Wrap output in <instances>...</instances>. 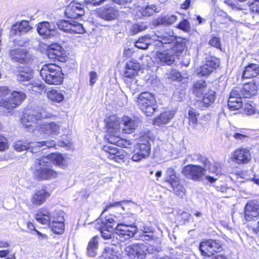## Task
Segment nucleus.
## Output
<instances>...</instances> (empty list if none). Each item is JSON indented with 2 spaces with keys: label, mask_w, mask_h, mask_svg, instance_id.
<instances>
[{
  "label": "nucleus",
  "mask_w": 259,
  "mask_h": 259,
  "mask_svg": "<svg viewBox=\"0 0 259 259\" xmlns=\"http://www.w3.org/2000/svg\"><path fill=\"white\" fill-rule=\"evenodd\" d=\"M145 248L144 244H135L126 246L125 252L131 259H144L143 249Z\"/></svg>",
  "instance_id": "19"
},
{
  "label": "nucleus",
  "mask_w": 259,
  "mask_h": 259,
  "mask_svg": "<svg viewBox=\"0 0 259 259\" xmlns=\"http://www.w3.org/2000/svg\"><path fill=\"white\" fill-rule=\"evenodd\" d=\"M57 25L60 30L70 33L82 34L85 32L82 24L74 20H62L58 22Z\"/></svg>",
  "instance_id": "12"
},
{
  "label": "nucleus",
  "mask_w": 259,
  "mask_h": 259,
  "mask_svg": "<svg viewBox=\"0 0 259 259\" xmlns=\"http://www.w3.org/2000/svg\"><path fill=\"white\" fill-rule=\"evenodd\" d=\"M175 39L172 35L167 33L161 34L159 32L155 33L152 37L146 36L140 38L135 42V46L140 49H147L150 45H155L160 48L165 44L172 42Z\"/></svg>",
  "instance_id": "3"
},
{
  "label": "nucleus",
  "mask_w": 259,
  "mask_h": 259,
  "mask_svg": "<svg viewBox=\"0 0 259 259\" xmlns=\"http://www.w3.org/2000/svg\"><path fill=\"white\" fill-rule=\"evenodd\" d=\"M166 33L167 34L172 35L175 37V39L172 42L165 44L163 45H162V47L166 48L168 47L166 46V45L169 46L170 50L171 51L172 54L176 55V56L178 55L177 54L183 52L186 48V45L184 40L180 38H176V36L174 35L172 32H171L172 34H170V33Z\"/></svg>",
  "instance_id": "25"
},
{
  "label": "nucleus",
  "mask_w": 259,
  "mask_h": 259,
  "mask_svg": "<svg viewBox=\"0 0 259 259\" xmlns=\"http://www.w3.org/2000/svg\"><path fill=\"white\" fill-rule=\"evenodd\" d=\"M120 252L117 251V247L115 245L106 246L102 254L101 259H119Z\"/></svg>",
  "instance_id": "30"
},
{
  "label": "nucleus",
  "mask_w": 259,
  "mask_h": 259,
  "mask_svg": "<svg viewBox=\"0 0 259 259\" xmlns=\"http://www.w3.org/2000/svg\"><path fill=\"white\" fill-rule=\"evenodd\" d=\"M103 150L105 153V156L109 159L112 160L113 158H115L119 149L114 146L107 145L103 147Z\"/></svg>",
  "instance_id": "49"
},
{
  "label": "nucleus",
  "mask_w": 259,
  "mask_h": 259,
  "mask_svg": "<svg viewBox=\"0 0 259 259\" xmlns=\"http://www.w3.org/2000/svg\"><path fill=\"white\" fill-rule=\"evenodd\" d=\"M48 158L41 156L36 158L30 167L34 177L38 180H49L57 177V172L50 167Z\"/></svg>",
  "instance_id": "1"
},
{
  "label": "nucleus",
  "mask_w": 259,
  "mask_h": 259,
  "mask_svg": "<svg viewBox=\"0 0 259 259\" xmlns=\"http://www.w3.org/2000/svg\"><path fill=\"white\" fill-rule=\"evenodd\" d=\"M228 107L231 110H238L242 107V98L240 97H233L230 95L228 100Z\"/></svg>",
  "instance_id": "41"
},
{
  "label": "nucleus",
  "mask_w": 259,
  "mask_h": 259,
  "mask_svg": "<svg viewBox=\"0 0 259 259\" xmlns=\"http://www.w3.org/2000/svg\"><path fill=\"white\" fill-rule=\"evenodd\" d=\"M219 61L214 57H208L205 63L197 69L199 76H207L212 73L219 66Z\"/></svg>",
  "instance_id": "13"
},
{
  "label": "nucleus",
  "mask_w": 259,
  "mask_h": 259,
  "mask_svg": "<svg viewBox=\"0 0 259 259\" xmlns=\"http://www.w3.org/2000/svg\"><path fill=\"white\" fill-rule=\"evenodd\" d=\"M207 89L205 81L200 80L196 81L193 85V92L196 97L201 98L203 93Z\"/></svg>",
  "instance_id": "36"
},
{
  "label": "nucleus",
  "mask_w": 259,
  "mask_h": 259,
  "mask_svg": "<svg viewBox=\"0 0 259 259\" xmlns=\"http://www.w3.org/2000/svg\"><path fill=\"white\" fill-rule=\"evenodd\" d=\"M65 13L67 17L74 19L83 15L84 11L81 4L72 2L66 7Z\"/></svg>",
  "instance_id": "22"
},
{
  "label": "nucleus",
  "mask_w": 259,
  "mask_h": 259,
  "mask_svg": "<svg viewBox=\"0 0 259 259\" xmlns=\"http://www.w3.org/2000/svg\"><path fill=\"white\" fill-rule=\"evenodd\" d=\"M244 217L247 221L257 220L259 219V203L255 202L247 203L245 206ZM256 230L259 232V220L257 222Z\"/></svg>",
  "instance_id": "17"
},
{
  "label": "nucleus",
  "mask_w": 259,
  "mask_h": 259,
  "mask_svg": "<svg viewBox=\"0 0 259 259\" xmlns=\"http://www.w3.org/2000/svg\"><path fill=\"white\" fill-rule=\"evenodd\" d=\"M176 55L172 54L169 49L163 52H156L154 59L157 63L164 65H171L175 62Z\"/></svg>",
  "instance_id": "21"
},
{
  "label": "nucleus",
  "mask_w": 259,
  "mask_h": 259,
  "mask_svg": "<svg viewBox=\"0 0 259 259\" xmlns=\"http://www.w3.org/2000/svg\"><path fill=\"white\" fill-rule=\"evenodd\" d=\"M36 114L38 120L41 119L50 118L52 116V114L47 109H41L39 112H36Z\"/></svg>",
  "instance_id": "53"
},
{
  "label": "nucleus",
  "mask_w": 259,
  "mask_h": 259,
  "mask_svg": "<svg viewBox=\"0 0 259 259\" xmlns=\"http://www.w3.org/2000/svg\"><path fill=\"white\" fill-rule=\"evenodd\" d=\"M40 75L42 79L50 84H60L63 80L61 67L55 64L43 65L40 71Z\"/></svg>",
  "instance_id": "4"
},
{
  "label": "nucleus",
  "mask_w": 259,
  "mask_h": 259,
  "mask_svg": "<svg viewBox=\"0 0 259 259\" xmlns=\"http://www.w3.org/2000/svg\"><path fill=\"white\" fill-rule=\"evenodd\" d=\"M107 126L109 128L118 130L121 128L125 134H131L137 127L136 121L128 116H123L120 121L115 116H110L107 119Z\"/></svg>",
  "instance_id": "5"
},
{
  "label": "nucleus",
  "mask_w": 259,
  "mask_h": 259,
  "mask_svg": "<svg viewBox=\"0 0 259 259\" xmlns=\"http://www.w3.org/2000/svg\"><path fill=\"white\" fill-rule=\"evenodd\" d=\"M115 232L118 235L124 237L125 239L134 236L138 232L137 226L134 225H129L125 224H118L115 229Z\"/></svg>",
  "instance_id": "15"
},
{
  "label": "nucleus",
  "mask_w": 259,
  "mask_h": 259,
  "mask_svg": "<svg viewBox=\"0 0 259 259\" xmlns=\"http://www.w3.org/2000/svg\"><path fill=\"white\" fill-rule=\"evenodd\" d=\"M50 193L45 189L36 191L31 196V202L34 206L42 205L50 196Z\"/></svg>",
  "instance_id": "27"
},
{
  "label": "nucleus",
  "mask_w": 259,
  "mask_h": 259,
  "mask_svg": "<svg viewBox=\"0 0 259 259\" xmlns=\"http://www.w3.org/2000/svg\"><path fill=\"white\" fill-rule=\"evenodd\" d=\"M146 157L144 156L142 153L137 150L136 149L134 151V154L133 155L132 159L134 161H139L143 158H145Z\"/></svg>",
  "instance_id": "60"
},
{
  "label": "nucleus",
  "mask_w": 259,
  "mask_h": 259,
  "mask_svg": "<svg viewBox=\"0 0 259 259\" xmlns=\"http://www.w3.org/2000/svg\"><path fill=\"white\" fill-rule=\"evenodd\" d=\"M205 172V168L198 165H187L182 170L184 176L194 181H200Z\"/></svg>",
  "instance_id": "11"
},
{
  "label": "nucleus",
  "mask_w": 259,
  "mask_h": 259,
  "mask_svg": "<svg viewBox=\"0 0 259 259\" xmlns=\"http://www.w3.org/2000/svg\"><path fill=\"white\" fill-rule=\"evenodd\" d=\"M217 190L222 193L223 196L224 197H229L235 193L234 189L231 188H228L224 186L221 187H217Z\"/></svg>",
  "instance_id": "52"
},
{
  "label": "nucleus",
  "mask_w": 259,
  "mask_h": 259,
  "mask_svg": "<svg viewBox=\"0 0 259 259\" xmlns=\"http://www.w3.org/2000/svg\"><path fill=\"white\" fill-rule=\"evenodd\" d=\"M222 250V244L220 241L217 240H207L201 242L199 245V250L205 258L214 255Z\"/></svg>",
  "instance_id": "9"
},
{
  "label": "nucleus",
  "mask_w": 259,
  "mask_h": 259,
  "mask_svg": "<svg viewBox=\"0 0 259 259\" xmlns=\"http://www.w3.org/2000/svg\"><path fill=\"white\" fill-rule=\"evenodd\" d=\"M127 156V153L124 152L123 149H119L112 160L117 162H120V161H124Z\"/></svg>",
  "instance_id": "54"
},
{
  "label": "nucleus",
  "mask_w": 259,
  "mask_h": 259,
  "mask_svg": "<svg viewBox=\"0 0 259 259\" xmlns=\"http://www.w3.org/2000/svg\"><path fill=\"white\" fill-rule=\"evenodd\" d=\"M37 31L39 34L44 38L51 37L56 34L54 24L48 21L38 23L37 25Z\"/></svg>",
  "instance_id": "18"
},
{
  "label": "nucleus",
  "mask_w": 259,
  "mask_h": 259,
  "mask_svg": "<svg viewBox=\"0 0 259 259\" xmlns=\"http://www.w3.org/2000/svg\"><path fill=\"white\" fill-rule=\"evenodd\" d=\"M181 77V74L179 72L171 70L168 77L172 80H179Z\"/></svg>",
  "instance_id": "64"
},
{
  "label": "nucleus",
  "mask_w": 259,
  "mask_h": 259,
  "mask_svg": "<svg viewBox=\"0 0 259 259\" xmlns=\"http://www.w3.org/2000/svg\"><path fill=\"white\" fill-rule=\"evenodd\" d=\"M98 16L101 19L111 21L116 19L118 16V13L116 9L111 6H105L100 9L98 12Z\"/></svg>",
  "instance_id": "24"
},
{
  "label": "nucleus",
  "mask_w": 259,
  "mask_h": 259,
  "mask_svg": "<svg viewBox=\"0 0 259 259\" xmlns=\"http://www.w3.org/2000/svg\"><path fill=\"white\" fill-rule=\"evenodd\" d=\"M178 28L183 30L184 31H188L190 29L189 21L186 19L184 20L179 24Z\"/></svg>",
  "instance_id": "59"
},
{
  "label": "nucleus",
  "mask_w": 259,
  "mask_h": 259,
  "mask_svg": "<svg viewBox=\"0 0 259 259\" xmlns=\"http://www.w3.org/2000/svg\"><path fill=\"white\" fill-rule=\"evenodd\" d=\"M244 217L247 221L257 220L259 219V203L255 202L247 203L245 206ZM256 230L259 232V220L257 222Z\"/></svg>",
  "instance_id": "16"
},
{
  "label": "nucleus",
  "mask_w": 259,
  "mask_h": 259,
  "mask_svg": "<svg viewBox=\"0 0 259 259\" xmlns=\"http://www.w3.org/2000/svg\"><path fill=\"white\" fill-rule=\"evenodd\" d=\"M103 213L102 212L100 219L97 221L98 224H101V226H103L107 228H109L112 230L113 224L115 223V220L113 218V215H109L105 218H103Z\"/></svg>",
  "instance_id": "45"
},
{
  "label": "nucleus",
  "mask_w": 259,
  "mask_h": 259,
  "mask_svg": "<svg viewBox=\"0 0 259 259\" xmlns=\"http://www.w3.org/2000/svg\"><path fill=\"white\" fill-rule=\"evenodd\" d=\"M188 114L189 122L194 125H196L199 114L195 109L192 108L188 111Z\"/></svg>",
  "instance_id": "51"
},
{
  "label": "nucleus",
  "mask_w": 259,
  "mask_h": 259,
  "mask_svg": "<svg viewBox=\"0 0 259 259\" xmlns=\"http://www.w3.org/2000/svg\"><path fill=\"white\" fill-rule=\"evenodd\" d=\"M16 75L17 80L20 82L28 81L33 77V71L29 67H21L19 68V71Z\"/></svg>",
  "instance_id": "32"
},
{
  "label": "nucleus",
  "mask_w": 259,
  "mask_h": 259,
  "mask_svg": "<svg viewBox=\"0 0 259 259\" xmlns=\"http://www.w3.org/2000/svg\"><path fill=\"white\" fill-rule=\"evenodd\" d=\"M39 131L41 133L53 137L60 133V125L55 122L45 123L40 125Z\"/></svg>",
  "instance_id": "26"
},
{
  "label": "nucleus",
  "mask_w": 259,
  "mask_h": 259,
  "mask_svg": "<svg viewBox=\"0 0 259 259\" xmlns=\"http://www.w3.org/2000/svg\"><path fill=\"white\" fill-rule=\"evenodd\" d=\"M47 54L50 60L64 61L66 52L62 47L58 44H53L48 47Z\"/></svg>",
  "instance_id": "14"
},
{
  "label": "nucleus",
  "mask_w": 259,
  "mask_h": 259,
  "mask_svg": "<svg viewBox=\"0 0 259 259\" xmlns=\"http://www.w3.org/2000/svg\"><path fill=\"white\" fill-rule=\"evenodd\" d=\"M61 215L64 219V213L60 210H55L51 213L45 207L41 208L36 214V221L44 225H49L52 223L59 222V217Z\"/></svg>",
  "instance_id": "8"
},
{
  "label": "nucleus",
  "mask_w": 259,
  "mask_h": 259,
  "mask_svg": "<svg viewBox=\"0 0 259 259\" xmlns=\"http://www.w3.org/2000/svg\"><path fill=\"white\" fill-rule=\"evenodd\" d=\"M9 55L13 62L21 64H31L33 60V56L22 48L11 50L10 51Z\"/></svg>",
  "instance_id": "10"
},
{
  "label": "nucleus",
  "mask_w": 259,
  "mask_h": 259,
  "mask_svg": "<svg viewBox=\"0 0 259 259\" xmlns=\"http://www.w3.org/2000/svg\"><path fill=\"white\" fill-rule=\"evenodd\" d=\"M98 248V237H94L92 238L87 247V253L92 257L95 256L96 254V250Z\"/></svg>",
  "instance_id": "48"
},
{
  "label": "nucleus",
  "mask_w": 259,
  "mask_h": 259,
  "mask_svg": "<svg viewBox=\"0 0 259 259\" xmlns=\"http://www.w3.org/2000/svg\"><path fill=\"white\" fill-rule=\"evenodd\" d=\"M249 6L252 12L259 14V0H252Z\"/></svg>",
  "instance_id": "57"
},
{
  "label": "nucleus",
  "mask_w": 259,
  "mask_h": 259,
  "mask_svg": "<svg viewBox=\"0 0 259 259\" xmlns=\"http://www.w3.org/2000/svg\"><path fill=\"white\" fill-rule=\"evenodd\" d=\"M164 179L165 182H168L171 185L172 187L174 188V191L177 194L180 195L177 191L178 188H181V191L183 192L182 191L183 188L181 186L179 185L175 188L174 187V184L176 185L178 183V178L176 175V172L174 168L169 167L167 169Z\"/></svg>",
  "instance_id": "29"
},
{
  "label": "nucleus",
  "mask_w": 259,
  "mask_h": 259,
  "mask_svg": "<svg viewBox=\"0 0 259 259\" xmlns=\"http://www.w3.org/2000/svg\"><path fill=\"white\" fill-rule=\"evenodd\" d=\"M177 19L176 15H166L158 17L156 20V23L157 25H170L174 24Z\"/></svg>",
  "instance_id": "40"
},
{
  "label": "nucleus",
  "mask_w": 259,
  "mask_h": 259,
  "mask_svg": "<svg viewBox=\"0 0 259 259\" xmlns=\"http://www.w3.org/2000/svg\"><path fill=\"white\" fill-rule=\"evenodd\" d=\"M59 222L52 223L49 224L51 228L52 232L55 234H62L64 230V219L62 216L59 217Z\"/></svg>",
  "instance_id": "43"
},
{
  "label": "nucleus",
  "mask_w": 259,
  "mask_h": 259,
  "mask_svg": "<svg viewBox=\"0 0 259 259\" xmlns=\"http://www.w3.org/2000/svg\"><path fill=\"white\" fill-rule=\"evenodd\" d=\"M137 103L139 108L147 116H151L158 110L155 96L149 92L141 93L138 96Z\"/></svg>",
  "instance_id": "6"
},
{
  "label": "nucleus",
  "mask_w": 259,
  "mask_h": 259,
  "mask_svg": "<svg viewBox=\"0 0 259 259\" xmlns=\"http://www.w3.org/2000/svg\"><path fill=\"white\" fill-rule=\"evenodd\" d=\"M41 157L48 158V162L50 164L51 162L59 166H64V158L59 153H52L47 156H42Z\"/></svg>",
  "instance_id": "42"
},
{
  "label": "nucleus",
  "mask_w": 259,
  "mask_h": 259,
  "mask_svg": "<svg viewBox=\"0 0 259 259\" xmlns=\"http://www.w3.org/2000/svg\"><path fill=\"white\" fill-rule=\"evenodd\" d=\"M34 142L26 143L22 141H17L14 145V149L18 152H21L26 150L30 149L32 153L37 152L35 149V146H32Z\"/></svg>",
  "instance_id": "38"
},
{
  "label": "nucleus",
  "mask_w": 259,
  "mask_h": 259,
  "mask_svg": "<svg viewBox=\"0 0 259 259\" xmlns=\"http://www.w3.org/2000/svg\"><path fill=\"white\" fill-rule=\"evenodd\" d=\"M139 238L140 240L143 241H147L153 240H154L155 237L153 235L140 233V234L139 235Z\"/></svg>",
  "instance_id": "61"
},
{
  "label": "nucleus",
  "mask_w": 259,
  "mask_h": 259,
  "mask_svg": "<svg viewBox=\"0 0 259 259\" xmlns=\"http://www.w3.org/2000/svg\"><path fill=\"white\" fill-rule=\"evenodd\" d=\"M99 229H100L102 236L104 239H109L111 238L112 230L110 228H107L103 226H101Z\"/></svg>",
  "instance_id": "55"
},
{
  "label": "nucleus",
  "mask_w": 259,
  "mask_h": 259,
  "mask_svg": "<svg viewBox=\"0 0 259 259\" xmlns=\"http://www.w3.org/2000/svg\"><path fill=\"white\" fill-rule=\"evenodd\" d=\"M209 44L217 48H220L221 47V43H220V40L219 38L217 37H213L211 38V39L209 40Z\"/></svg>",
  "instance_id": "62"
},
{
  "label": "nucleus",
  "mask_w": 259,
  "mask_h": 259,
  "mask_svg": "<svg viewBox=\"0 0 259 259\" xmlns=\"http://www.w3.org/2000/svg\"><path fill=\"white\" fill-rule=\"evenodd\" d=\"M259 74V64H251L245 67L243 73V77L249 78Z\"/></svg>",
  "instance_id": "37"
},
{
  "label": "nucleus",
  "mask_w": 259,
  "mask_h": 259,
  "mask_svg": "<svg viewBox=\"0 0 259 259\" xmlns=\"http://www.w3.org/2000/svg\"><path fill=\"white\" fill-rule=\"evenodd\" d=\"M256 93V87L253 83L246 84L242 90V97L246 98L251 97Z\"/></svg>",
  "instance_id": "44"
},
{
  "label": "nucleus",
  "mask_w": 259,
  "mask_h": 259,
  "mask_svg": "<svg viewBox=\"0 0 259 259\" xmlns=\"http://www.w3.org/2000/svg\"><path fill=\"white\" fill-rule=\"evenodd\" d=\"M202 162L205 167L208 168L210 172L216 174L217 175L221 172V164L219 163L214 162L211 164L210 161L205 158L202 160Z\"/></svg>",
  "instance_id": "46"
},
{
  "label": "nucleus",
  "mask_w": 259,
  "mask_h": 259,
  "mask_svg": "<svg viewBox=\"0 0 259 259\" xmlns=\"http://www.w3.org/2000/svg\"><path fill=\"white\" fill-rule=\"evenodd\" d=\"M244 110L245 113L248 115H251L254 113V107L249 104H246L244 105Z\"/></svg>",
  "instance_id": "63"
},
{
  "label": "nucleus",
  "mask_w": 259,
  "mask_h": 259,
  "mask_svg": "<svg viewBox=\"0 0 259 259\" xmlns=\"http://www.w3.org/2000/svg\"><path fill=\"white\" fill-rule=\"evenodd\" d=\"M136 149L146 157L149 156L151 149L149 141L145 138L140 139V142L136 147Z\"/></svg>",
  "instance_id": "35"
},
{
  "label": "nucleus",
  "mask_w": 259,
  "mask_h": 259,
  "mask_svg": "<svg viewBox=\"0 0 259 259\" xmlns=\"http://www.w3.org/2000/svg\"><path fill=\"white\" fill-rule=\"evenodd\" d=\"M251 153L247 148H238L232 155V160L238 164H244L248 162L251 159Z\"/></svg>",
  "instance_id": "20"
},
{
  "label": "nucleus",
  "mask_w": 259,
  "mask_h": 259,
  "mask_svg": "<svg viewBox=\"0 0 259 259\" xmlns=\"http://www.w3.org/2000/svg\"><path fill=\"white\" fill-rule=\"evenodd\" d=\"M141 69L140 63L136 60L127 61L124 67V80L133 95L139 90L140 87L137 84L135 77Z\"/></svg>",
  "instance_id": "2"
},
{
  "label": "nucleus",
  "mask_w": 259,
  "mask_h": 259,
  "mask_svg": "<svg viewBox=\"0 0 259 259\" xmlns=\"http://www.w3.org/2000/svg\"><path fill=\"white\" fill-rule=\"evenodd\" d=\"M215 98V92L210 89H207L204 92L202 97L199 98L197 102V105L203 109L204 108L208 107L211 104L213 103Z\"/></svg>",
  "instance_id": "23"
},
{
  "label": "nucleus",
  "mask_w": 259,
  "mask_h": 259,
  "mask_svg": "<svg viewBox=\"0 0 259 259\" xmlns=\"http://www.w3.org/2000/svg\"><path fill=\"white\" fill-rule=\"evenodd\" d=\"M48 98L53 102H61L64 99V95L61 91L56 90H52L47 92Z\"/></svg>",
  "instance_id": "47"
},
{
  "label": "nucleus",
  "mask_w": 259,
  "mask_h": 259,
  "mask_svg": "<svg viewBox=\"0 0 259 259\" xmlns=\"http://www.w3.org/2000/svg\"><path fill=\"white\" fill-rule=\"evenodd\" d=\"M109 133H110L108 138V142L110 144L116 145L119 147H126L129 143L124 141L119 137V131L112 128H109L107 125Z\"/></svg>",
  "instance_id": "28"
},
{
  "label": "nucleus",
  "mask_w": 259,
  "mask_h": 259,
  "mask_svg": "<svg viewBox=\"0 0 259 259\" xmlns=\"http://www.w3.org/2000/svg\"><path fill=\"white\" fill-rule=\"evenodd\" d=\"M38 121L36 111H31L26 113L21 118V122L26 127L32 126Z\"/></svg>",
  "instance_id": "34"
},
{
  "label": "nucleus",
  "mask_w": 259,
  "mask_h": 259,
  "mask_svg": "<svg viewBox=\"0 0 259 259\" xmlns=\"http://www.w3.org/2000/svg\"><path fill=\"white\" fill-rule=\"evenodd\" d=\"M138 7L139 8V12L143 16H150L159 12L157 7L154 5H146L143 7L138 5Z\"/></svg>",
  "instance_id": "39"
},
{
  "label": "nucleus",
  "mask_w": 259,
  "mask_h": 259,
  "mask_svg": "<svg viewBox=\"0 0 259 259\" xmlns=\"http://www.w3.org/2000/svg\"><path fill=\"white\" fill-rule=\"evenodd\" d=\"M56 146V142L53 140L44 141L40 142H35L32 146H35V150L37 152L40 150V148L43 147L48 148L54 147Z\"/></svg>",
  "instance_id": "50"
},
{
  "label": "nucleus",
  "mask_w": 259,
  "mask_h": 259,
  "mask_svg": "<svg viewBox=\"0 0 259 259\" xmlns=\"http://www.w3.org/2000/svg\"><path fill=\"white\" fill-rule=\"evenodd\" d=\"M7 148H8V140L4 136L0 135V151H5Z\"/></svg>",
  "instance_id": "58"
},
{
  "label": "nucleus",
  "mask_w": 259,
  "mask_h": 259,
  "mask_svg": "<svg viewBox=\"0 0 259 259\" xmlns=\"http://www.w3.org/2000/svg\"><path fill=\"white\" fill-rule=\"evenodd\" d=\"M145 248L143 250L144 252V258H145L146 254L147 253L153 254L158 251L157 247L153 245H149L148 246H147L145 245Z\"/></svg>",
  "instance_id": "56"
},
{
  "label": "nucleus",
  "mask_w": 259,
  "mask_h": 259,
  "mask_svg": "<svg viewBox=\"0 0 259 259\" xmlns=\"http://www.w3.org/2000/svg\"><path fill=\"white\" fill-rule=\"evenodd\" d=\"M174 115V113L172 111H165L154 119V124L157 125L165 124L170 121Z\"/></svg>",
  "instance_id": "33"
},
{
  "label": "nucleus",
  "mask_w": 259,
  "mask_h": 259,
  "mask_svg": "<svg viewBox=\"0 0 259 259\" xmlns=\"http://www.w3.org/2000/svg\"><path fill=\"white\" fill-rule=\"evenodd\" d=\"M31 27L29 25L27 21H22L19 23H17L12 26L11 30V35H20L22 33H26L31 29Z\"/></svg>",
  "instance_id": "31"
},
{
  "label": "nucleus",
  "mask_w": 259,
  "mask_h": 259,
  "mask_svg": "<svg viewBox=\"0 0 259 259\" xmlns=\"http://www.w3.org/2000/svg\"><path fill=\"white\" fill-rule=\"evenodd\" d=\"M25 98L26 95L24 92L13 91L11 97L0 101V107L10 113L14 108L19 106Z\"/></svg>",
  "instance_id": "7"
}]
</instances>
